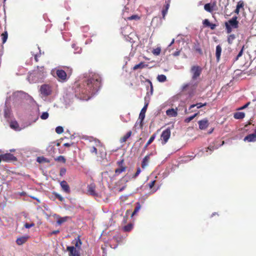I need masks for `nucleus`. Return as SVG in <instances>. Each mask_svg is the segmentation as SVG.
Wrapping results in <instances>:
<instances>
[{
    "mask_svg": "<svg viewBox=\"0 0 256 256\" xmlns=\"http://www.w3.org/2000/svg\"><path fill=\"white\" fill-rule=\"evenodd\" d=\"M101 85V78L98 75L92 76L87 80L86 86L82 90L83 94L94 95Z\"/></svg>",
    "mask_w": 256,
    "mask_h": 256,
    "instance_id": "f257e3e1",
    "label": "nucleus"
},
{
    "mask_svg": "<svg viewBox=\"0 0 256 256\" xmlns=\"http://www.w3.org/2000/svg\"><path fill=\"white\" fill-rule=\"evenodd\" d=\"M44 76V68L38 66L30 74L28 79L30 82H36L42 80Z\"/></svg>",
    "mask_w": 256,
    "mask_h": 256,
    "instance_id": "f03ea898",
    "label": "nucleus"
},
{
    "mask_svg": "<svg viewBox=\"0 0 256 256\" xmlns=\"http://www.w3.org/2000/svg\"><path fill=\"white\" fill-rule=\"evenodd\" d=\"M40 92L42 96H47L51 94L52 89L49 85L44 84L41 86Z\"/></svg>",
    "mask_w": 256,
    "mask_h": 256,
    "instance_id": "7ed1b4c3",
    "label": "nucleus"
},
{
    "mask_svg": "<svg viewBox=\"0 0 256 256\" xmlns=\"http://www.w3.org/2000/svg\"><path fill=\"white\" fill-rule=\"evenodd\" d=\"M190 72L192 74V79L194 80L200 76L202 72V69L198 66H192L191 68Z\"/></svg>",
    "mask_w": 256,
    "mask_h": 256,
    "instance_id": "20e7f679",
    "label": "nucleus"
},
{
    "mask_svg": "<svg viewBox=\"0 0 256 256\" xmlns=\"http://www.w3.org/2000/svg\"><path fill=\"white\" fill-rule=\"evenodd\" d=\"M66 250L69 252V256H80V250L74 246H67Z\"/></svg>",
    "mask_w": 256,
    "mask_h": 256,
    "instance_id": "39448f33",
    "label": "nucleus"
},
{
    "mask_svg": "<svg viewBox=\"0 0 256 256\" xmlns=\"http://www.w3.org/2000/svg\"><path fill=\"white\" fill-rule=\"evenodd\" d=\"M170 128H167L162 132L161 134V138L164 141V144H165L168 142L170 138Z\"/></svg>",
    "mask_w": 256,
    "mask_h": 256,
    "instance_id": "423d86ee",
    "label": "nucleus"
},
{
    "mask_svg": "<svg viewBox=\"0 0 256 256\" xmlns=\"http://www.w3.org/2000/svg\"><path fill=\"white\" fill-rule=\"evenodd\" d=\"M237 18L238 17L236 16H234L225 23L227 24L229 26L233 28H236L238 26V22L237 20Z\"/></svg>",
    "mask_w": 256,
    "mask_h": 256,
    "instance_id": "0eeeda50",
    "label": "nucleus"
},
{
    "mask_svg": "<svg viewBox=\"0 0 256 256\" xmlns=\"http://www.w3.org/2000/svg\"><path fill=\"white\" fill-rule=\"evenodd\" d=\"M26 96V93L22 91H18L14 92L12 96L14 98V100L16 102L25 98Z\"/></svg>",
    "mask_w": 256,
    "mask_h": 256,
    "instance_id": "6e6552de",
    "label": "nucleus"
},
{
    "mask_svg": "<svg viewBox=\"0 0 256 256\" xmlns=\"http://www.w3.org/2000/svg\"><path fill=\"white\" fill-rule=\"evenodd\" d=\"M200 129L203 130L208 126V121L207 119H203L198 122Z\"/></svg>",
    "mask_w": 256,
    "mask_h": 256,
    "instance_id": "1a4fd4ad",
    "label": "nucleus"
},
{
    "mask_svg": "<svg viewBox=\"0 0 256 256\" xmlns=\"http://www.w3.org/2000/svg\"><path fill=\"white\" fill-rule=\"evenodd\" d=\"M72 244L74 245L73 246L74 247L76 248V249L80 250L81 249V246L82 244V242L80 238V237L78 236L76 238H74L72 242Z\"/></svg>",
    "mask_w": 256,
    "mask_h": 256,
    "instance_id": "9d476101",
    "label": "nucleus"
},
{
    "mask_svg": "<svg viewBox=\"0 0 256 256\" xmlns=\"http://www.w3.org/2000/svg\"><path fill=\"white\" fill-rule=\"evenodd\" d=\"M215 7H216V2H214L212 4H206L204 6V8L206 11L212 12L213 10H215Z\"/></svg>",
    "mask_w": 256,
    "mask_h": 256,
    "instance_id": "9b49d317",
    "label": "nucleus"
},
{
    "mask_svg": "<svg viewBox=\"0 0 256 256\" xmlns=\"http://www.w3.org/2000/svg\"><path fill=\"white\" fill-rule=\"evenodd\" d=\"M56 76L62 80H66V72L62 70H56Z\"/></svg>",
    "mask_w": 256,
    "mask_h": 256,
    "instance_id": "f8f14e48",
    "label": "nucleus"
},
{
    "mask_svg": "<svg viewBox=\"0 0 256 256\" xmlns=\"http://www.w3.org/2000/svg\"><path fill=\"white\" fill-rule=\"evenodd\" d=\"M2 160L8 162L12 160H16V158L13 156V154L8 153L4 154L2 155Z\"/></svg>",
    "mask_w": 256,
    "mask_h": 256,
    "instance_id": "ddd939ff",
    "label": "nucleus"
},
{
    "mask_svg": "<svg viewBox=\"0 0 256 256\" xmlns=\"http://www.w3.org/2000/svg\"><path fill=\"white\" fill-rule=\"evenodd\" d=\"M96 186L94 184H90L88 186V192L92 196H96V194L95 192Z\"/></svg>",
    "mask_w": 256,
    "mask_h": 256,
    "instance_id": "4468645a",
    "label": "nucleus"
},
{
    "mask_svg": "<svg viewBox=\"0 0 256 256\" xmlns=\"http://www.w3.org/2000/svg\"><path fill=\"white\" fill-rule=\"evenodd\" d=\"M244 141L254 142L256 141V134H250L244 138Z\"/></svg>",
    "mask_w": 256,
    "mask_h": 256,
    "instance_id": "2eb2a0df",
    "label": "nucleus"
},
{
    "mask_svg": "<svg viewBox=\"0 0 256 256\" xmlns=\"http://www.w3.org/2000/svg\"><path fill=\"white\" fill-rule=\"evenodd\" d=\"M60 186L64 191L65 192H68V193L70 192V187L66 181H65V180L62 181L60 182Z\"/></svg>",
    "mask_w": 256,
    "mask_h": 256,
    "instance_id": "dca6fc26",
    "label": "nucleus"
},
{
    "mask_svg": "<svg viewBox=\"0 0 256 256\" xmlns=\"http://www.w3.org/2000/svg\"><path fill=\"white\" fill-rule=\"evenodd\" d=\"M28 237V236H23L16 239V242L18 245H22L26 242Z\"/></svg>",
    "mask_w": 256,
    "mask_h": 256,
    "instance_id": "f3484780",
    "label": "nucleus"
},
{
    "mask_svg": "<svg viewBox=\"0 0 256 256\" xmlns=\"http://www.w3.org/2000/svg\"><path fill=\"white\" fill-rule=\"evenodd\" d=\"M221 52H222V48L220 46V45H218L216 46V60L218 62L220 60Z\"/></svg>",
    "mask_w": 256,
    "mask_h": 256,
    "instance_id": "a211bd4d",
    "label": "nucleus"
},
{
    "mask_svg": "<svg viewBox=\"0 0 256 256\" xmlns=\"http://www.w3.org/2000/svg\"><path fill=\"white\" fill-rule=\"evenodd\" d=\"M168 116H177V112L174 108L168 109L166 111Z\"/></svg>",
    "mask_w": 256,
    "mask_h": 256,
    "instance_id": "6ab92c4d",
    "label": "nucleus"
},
{
    "mask_svg": "<svg viewBox=\"0 0 256 256\" xmlns=\"http://www.w3.org/2000/svg\"><path fill=\"white\" fill-rule=\"evenodd\" d=\"M245 114L243 112H236L234 114V117L236 119H242L244 118Z\"/></svg>",
    "mask_w": 256,
    "mask_h": 256,
    "instance_id": "aec40b11",
    "label": "nucleus"
},
{
    "mask_svg": "<svg viewBox=\"0 0 256 256\" xmlns=\"http://www.w3.org/2000/svg\"><path fill=\"white\" fill-rule=\"evenodd\" d=\"M124 19L126 20H138L140 19V17L137 14H134V15H132V16L124 18Z\"/></svg>",
    "mask_w": 256,
    "mask_h": 256,
    "instance_id": "412c9836",
    "label": "nucleus"
},
{
    "mask_svg": "<svg viewBox=\"0 0 256 256\" xmlns=\"http://www.w3.org/2000/svg\"><path fill=\"white\" fill-rule=\"evenodd\" d=\"M69 218H70V217H68V216H64V217H62V218H60L57 220V224L58 225H60L62 224H63L64 222H66Z\"/></svg>",
    "mask_w": 256,
    "mask_h": 256,
    "instance_id": "4be33fe9",
    "label": "nucleus"
},
{
    "mask_svg": "<svg viewBox=\"0 0 256 256\" xmlns=\"http://www.w3.org/2000/svg\"><path fill=\"white\" fill-rule=\"evenodd\" d=\"M145 118V114L140 112L138 117V120H140V128H142L143 126V120Z\"/></svg>",
    "mask_w": 256,
    "mask_h": 256,
    "instance_id": "5701e85b",
    "label": "nucleus"
},
{
    "mask_svg": "<svg viewBox=\"0 0 256 256\" xmlns=\"http://www.w3.org/2000/svg\"><path fill=\"white\" fill-rule=\"evenodd\" d=\"M148 65L145 64L144 62H140V64H136L134 66L133 69L136 70L138 68H143L146 66Z\"/></svg>",
    "mask_w": 256,
    "mask_h": 256,
    "instance_id": "b1692460",
    "label": "nucleus"
},
{
    "mask_svg": "<svg viewBox=\"0 0 256 256\" xmlns=\"http://www.w3.org/2000/svg\"><path fill=\"white\" fill-rule=\"evenodd\" d=\"M10 126L12 128L16 130H18V124L17 122H12L10 124Z\"/></svg>",
    "mask_w": 256,
    "mask_h": 256,
    "instance_id": "393cba45",
    "label": "nucleus"
},
{
    "mask_svg": "<svg viewBox=\"0 0 256 256\" xmlns=\"http://www.w3.org/2000/svg\"><path fill=\"white\" fill-rule=\"evenodd\" d=\"M132 132L130 131L128 132L122 138L120 142H125L130 136Z\"/></svg>",
    "mask_w": 256,
    "mask_h": 256,
    "instance_id": "a878e982",
    "label": "nucleus"
},
{
    "mask_svg": "<svg viewBox=\"0 0 256 256\" xmlns=\"http://www.w3.org/2000/svg\"><path fill=\"white\" fill-rule=\"evenodd\" d=\"M157 80L160 82H164L166 80V77L164 74L158 75L157 77Z\"/></svg>",
    "mask_w": 256,
    "mask_h": 256,
    "instance_id": "bb28decb",
    "label": "nucleus"
},
{
    "mask_svg": "<svg viewBox=\"0 0 256 256\" xmlns=\"http://www.w3.org/2000/svg\"><path fill=\"white\" fill-rule=\"evenodd\" d=\"M8 37V34L7 32H4V33L2 34V44H4Z\"/></svg>",
    "mask_w": 256,
    "mask_h": 256,
    "instance_id": "cd10ccee",
    "label": "nucleus"
},
{
    "mask_svg": "<svg viewBox=\"0 0 256 256\" xmlns=\"http://www.w3.org/2000/svg\"><path fill=\"white\" fill-rule=\"evenodd\" d=\"M236 38L234 34H232L230 35L228 38V42L229 44H232L233 40Z\"/></svg>",
    "mask_w": 256,
    "mask_h": 256,
    "instance_id": "c85d7f7f",
    "label": "nucleus"
},
{
    "mask_svg": "<svg viewBox=\"0 0 256 256\" xmlns=\"http://www.w3.org/2000/svg\"><path fill=\"white\" fill-rule=\"evenodd\" d=\"M141 206L139 202L136 203V206L132 214V216H134L135 214H136L139 210L140 209Z\"/></svg>",
    "mask_w": 256,
    "mask_h": 256,
    "instance_id": "c756f323",
    "label": "nucleus"
},
{
    "mask_svg": "<svg viewBox=\"0 0 256 256\" xmlns=\"http://www.w3.org/2000/svg\"><path fill=\"white\" fill-rule=\"evenodd\" d=\"M154 138H155V135L153 134L152 136H151V137L150 138L149 140L146 142V144L144 146V148H146L148 146L150 145L154 141Z\"/></svg>",
    "mask_w": 256,
    "mask_h": 256,
    "instance_id": "7c9ffc66",
    "label": "nucleus"
},
{
    "mask_svg": "<svg viewBox=\"0 0 256 256\" xmlns=\"http://www.w3.org/2000/svg\"><path fill=\"white\" fill-rule=\"evenodd\" d=\"M198 114V113H196L195 114H194V115L190 116V117H188L187 118H186L184 120V122H190Z\"/></svg>",
    "mask_w": 256,
    "mask_h": 256,
    "instance_id": "2f4dec72",
    "label": "nucleus"
},
{
    "mask_svg": "<svg viewBox=\"0 0 256 256\" xmlns=\"http://www.w3.org/2000/svg\"><path fill=\"white\" fill-rule=\"evenodd\" d=\"M133 226L132 224H129L124 228V230L126 232H129L132 228Z\"/></svg>",
    "mask_w": 256,
    "mask_h": 256,
    "instance_id": "473e14b6",
    "label": "nucleus"
},
{
    "mask_svg": "<svg viewBox=\"0 0 256 256\" xmlns=\"http://www.w3.org/2000/svg\"><path fill=\"white\" fill-rule=\"evenodd\" d=\"M148 158H149L148 156H146L143 159L142 162V167L143 168H144V166H146L148 164Z\"/></svg>",
    "mask_w": 256,
    "mask_h": 256,
    "instance_id": "72a5a7b5",
    "label": "nucleus"
},
{
    "mask_svg": "<svg viewBox=\"0 0 256 256\" xmlns=\"http://www.w3.org/2000/svg\"><path fill=\"white\" fill-rule=\"evenodd\" d=\"M161 49L160 48H157L153 50L152 52L155 56H158L160 54Z\"/></svg>",
    "mask_w": 256,
    "mask_h": 256,
    "instance_id": "f704fd0d",
    "label": "nucleus"
},
{
    "mask_svg": "<svg viewBox=\"0 0 256 256\" xmlns=\"http://www.w3.org/2000/svg\"><path fill=\"white\" fill-rule=\"evenodd\" d=\"M125 170H126V167H121L119 168L116 169L115 170V173L116 174H118L122 173V172L125 171Z\"/></svg>",
    "mask_w": 256,
    "mask_h": 256,
    "instance_id": "c9c22d12",
    "label": "nucleus"
},
{
    "mask_svg": "<svg viewBox=\"0 0 256 256\" xmlns=\"http://www.w3.org/2000/svg\"><path fill=\"white\" fill-rule=\"evenodd\" d=\"M244 46H242V49L240 50V52H238V54L237 55V56H236V58H235L234 59V61H236L238 60V58L242 56V55L243 54V52H244Z\"/></svg>",
    "mask_w": 256,
    "mask_h": 256,
    "instance_id": "e433bc0d",
    "label": "nucleus"
},
{
    "mask_svg": "<svg viewBox=\"0 0 256 256\" xmlns=\"http://www.w3.org/2000/svg\"><path fill=\"white\" fill-rule=\"evenodd\" d=\"M75 46H76V44H72V48H74V53L75 54H80L82 52V48H79V47H76L75 48Z\"/></svg>",
    "mask_w": 256,
    "mask_h": 256,
    "instance_id": "4c0bfd02",
    "label": "nucleus"
},
{
    "mask_svg": "<svg viewBox=\"0 0 256 256\" xmlns=\"http://www.w3.org/2000/svg\"><path fill=\"white\" fill-rule=\"evenodd\" d=\"M56 132L58 134H60L64 132V128L62 126H58L56 128Z\"/></svg>",
    "mask_w": 256,
    "mask_h": 256,
    "instance_id": "58836bf2",
    "label": "nucleus"
},
{
    "mask_svg": "<svg viewBox=\"0 0 256 256\" xmlns=\"http://www.w3.org/2000/svg\"><path fill=\"white\" fill-rule=\"evenodd\" d=\"M49 116V114L48 112H44L42 113V115L40 116V118L42 120H46Z\"/></svg>",
    "mask_w": 256,
    "mask_h": 256,
    "instance_id": "ea45409f",
    "label": "nucleus"
},
{
    "mask_svg": "<svg viewBox=\"0 0 256 256\" xmlns=\"http://www.w3.org/2000/svg\"><path fill=\"white\" fill-rule=\"evenodd\" d=\"M218 146H210L208 148H206V151L208 152V150H210L211 152H212L214 150L217 149Z\"/></svg>",
    "mask_w": 256,
    "mask_h": 256,
    "instance_id": "a19ab883",
    "label": "nucleus"
},
{
    "mask_svg": "<svg viewBox=\"0 0 256 256\" xmlns=\"http://www.w3.org/2000/svg\"><path fill=\"white\" fill-rule=\"evenodd\" d=\"M244 6V3L242 0H240L238 2L237 5H236V7L239 9H240L241 8H243Z\"/></svg>",
    "mask_w": 256,
    "mask_h": 256,
    "instance_id": "79ce46f5",
    "label": "nucleus"
},
{
    "mask_svg": "<svg viewBox=\"0 0 256 256\" xmlns=\"http://www.w3.org/2000/svg\"><path fill=\"white\" fill-rule=\"evenodd\" d=\"M225 26H226L227 33L228 34L232 32V28H233L229 26L227 24H226V23H225Z\"/></svg>",
    "mask_w": 256,
    "mask_h": 256,
    "instance_id": "37998d69",
    "label": "nucleus"
},
{
    "mask_svg": "<svg viewBox=\"0 0 256 256\" xmlns=\"http://www.w3.org/2000/svg\"><path fill=\"white\" fill-rule=\"evenodd\" d=\"M250 102H247L246 104H245L244 106H242V107H240L239 108H238V110H244L246 108H248V106L250 104Z\"/></svg>",
    "mask_w": 256,
    "mask_h": 256,
    "instance_id": "c03bdc74",
    "label": "nucleus"
},
{
    "mask_svg": "<svg viewBox=\"0 0 256 256\" xmlns=\"http://www.w3.org/2000/svg\"><path fill=\"white\" fill-rule=\"evenodd\" d=\"M148 106V103L145 104L144 106L142 108V110H141L140 112L143 113V114H145L146 112V109H147Z\"/></svg>",
    "mask_w": 256,
    "mask_h": 256,
    "instance_id": "a18cd8bd",
    "label": "nucleus"
},
{
    "mask_svg": "<svg viewBox=\"0 0 256 256\" xmlns=\"http://www.w3.org/2000/svg\"><path fill=\"white\" fill-rule=\"evenodd\" d=\"M66 169L65 168H62L60 170V176H63L66 174Z\"/></svg>",
    "mask_w": 256,
    "mask_h": 256,
    "instance_id": "49530a36",
    "label": "nucleus"
},
{
    "mask_svg": "<svg viewBox=\"0 0 256 256\" xmlns=\"http://www.w3.org/2000/svg\"><path fill=\"white\" fill-rule=\"evenodd\" d=\"M206 105V103H204V104H202V103H198L196 104V108H200L204 106H205Z\"/></svg>",
    "mask_w": 256,
    "mask_h": 256,
    "instance_id": "de8ad7c7",
    "label": "nucleus"
},
{
    "mask_svg": "<svg viewBox=\"0 0 256 256\" xmlns=\"http://www.w3.org/2000/svg\"><path fill=\"white\" fill-rule=\"evenodd\" d=\"M203 24L206 26H210V22L208 19H205L203 21Z\"/></svg>",
    "mask_w": 256,
    "mask_h": 256,
    "instance_id": "09e8293b",
    "label": "nucleus"
},
{
    "mask_svg": "<svg viewBox=\"0 0 256 256\" xmlns=\"http://www.w3.org/2000/svg\"><path fill=\"white\" fill-rule=\"evenodd\" d=\"M34 226V224L33 223H31V224L26 223L24 224V227L26 228H29L32 226Z\"/></svg>",
    "mask_w": 256,
    "mask_h": 256,
    "instance_id": "8fccbe9b",
    "label": "nucleus"
},
{
    "mask_svg": "<svg viewBox=\"0 0 256 256\" xmlns=\"http://www.w3.org/2000/svg\"><path fill=\"white\" fill-rule=\"evenodd\" d=\"M55 196L60 201H62L64 200L63 197L60 194H56Z\"/></svg>",
    "mask_w": 256,
    "mask_h": 256,
    "instance_id": "3c124183",
    "label": "nucleus"
},
{
    "mask_svg": "<svg viewBox=\"0 0 256 256\" xmlns=\"http://www.w3.org/2000/svg\"><path fill=\"white\" fill-rule=\"evenodd\" d=\"M90 152H92V153H94L96 154H97V149L94 146H93L92 148V149L90 150Z\"/></svg>",
    "mask_w": 256,
    "mask_h": 256,
    "instance_id": "603ef678",
    "label": "nucleus"
},
{
    "mask_svg": "<svg viewBox=\"0 0 256 256\" xmlns=\"http://www.w3.org/2000/svg\"><path fill=\"white\" fill-rule=\"evenodd\" d=\"M58 160L62 161L63 162H66V159L64 158L63 156H59L58 157Z\"/></svg>",
    "mask_w": 256,
    "mask_h": 256,
    "instance_id": "864d4df0",
    "label": "nucleus"
},
{
    "mask_svg": "<svg viewBox=\"0 0 256 256\" xmlns=\"http://www.w3.org/2000/svg\"><path fill=\"white\" fill-rule=\"evenodd\" d=\"M167 12H168V10H165V9H164L162 10V14L163 18H164V17H165L166 15L167 14Z\"/></svg>",
    "mask_w": 256,
    "mask_h": 256,
    "instance_id": "5fc2aeb1",
    "label": "nucleus"
},
{
    "mask_svg": "<svg viewBox=\"0 0 256 256\" xmlns=\"http://www.w3.org/2000/svg\"><path fill=\"white\" fill-rule=\"evenodd\" d=\"M140 168H138L137 170V171H136V173L134 175V178L136 177L140 174Z\"/></svg>",
    "mask_w": 256,
    "mask_h": 256,
    "instance_id": "6e6d98bb",
    "label": "nucleus"
},
{
    "mask_svg": "<svg viewBox=\"0 0 256 256\" xmlns=\"http://www.w3.org/2000/svg\"><path fill=\"white\" fill-rule=\"evenodd\" d=\"M155 182H156L155 180H153V181L151 182L149 184V187H150V188H152L154 186V184H155Z\"/></svg>",
    "mask_w": 256,
    "mask_h": 256,
    "instance_id": "4d7b16f0",
    "label": "nucleus"
},
{
    "mask_svg": "<svg viewBox=\"0 0 256 256\" xmlns=\"http://www.w3.org/2000/svg\"><path fill=\"white\" fill-rule=\"evenodd\" d=\"M180 50H177V51H176L174 54H173V55L175 56H178L180 55Z\"/></svg>",
    "mask_w": 256,
    "mask_h": 256,
    "instance_id": "13d9d810",
    "label": "nucleus"
},
{
    "mask_svg": "<svg viewBox=\"0 0 256 256\" xmlns=\"http://www.w3.org/2000/svg\"><path fill=\"white\" fill-rule=\"evenodd\" d=\"M209 27H210L212 30H214L216 28V24L210 23V26H209Z\"/></svg>",
    "mask_w": 256,
    "mask_h": 256,
    "instance_id": "bf43d9fd",
    "label": "nucleus"
},
{
    "mask_svg": "<svg viewBox=\"0 0 256 256\" xmlns=\"http://www.w3.org/2000/svg\"><path fill=\"white\" fill-rule=\"evenodd\" d=\"M240 10L239 8H238L237 7L236 8V9L235 10H234V12L236 14H238L240 12Z\"/></svg>",
    "mask_w": 256,
    "mask_h": 256,
    "instance_id": "052dcab7",
    "label": "nucleus"
},
{
    "mask_svg": "<svg viewBox=\"0 0 256 256\" xmlns=\"http://www.w3.org/2000/svg\"><path fill=\"white\" fill-rule=\"evenodd\" d=\"M150 92H151V94H152V91H153V87H152V83L150 82Z\"/></svg>",
    "mask_w": 256,
    "mask_h": 256,
    "instance_id": "680f3d73",
    "label": "nucleus"
},
{
    "mask_svg": "<svg viewBox=\"0 0 256 256\" xmlns=\"http://www.w3.org/2000/svg\"><path fill=\"white\" fill-rule=\"evenodd\" d=\"M64 146L66 147H68L70 146V144L69 143H65V144H64Z\"/></svg>",
    "mask_w": 256,
    "mask_h": 256,
    "instance_id": "e2e57ef3",
    "label": "nucleus"
},
{
    "mask_svg": "<svg viewBox=\"0 0 256 256\" xmlns=\"http://www.w3.org/2000/svg\"><path fill=\"white\" fill-rule=\"evenodd\" d=\"M174 42V39L173 38L171 42L170 43V44H169L168 46H170Z\"/></svg>",
    "mask_w": 256,
    "mask_h": 256,
    "instance_id": "0e129e2a",
    "label": "nucleus"
},
{
    "mask_svg": "<svg viewBox=\"0 0 256 256\" xmlns=\"http://www.w3.org/2000/svg\"><path fill=\"white\" fill-rule=\"evenodd\" d=\"M188 86V84H184V86H182V89L183 90H184L185 88H186Z\"/></svg>",
    "mask_w": 256,
    "mask_h": 256,
    "instance_id": "69168bd1",
    "label": "nucleus"
},
{
    "mask_svg": "<svg viewBox=\"0 0 256 256\" xmlns=\"http://www.w3.org/2000/svg\"><path fill=\"white\" fill-rule=\"evenodd\" d=\"M169 6H170V4L168 3L166 6V8H165V10H168V8H169Z\"/></svg>",
    "mask_w": 256,
    "mask_h": 256,
    "instance_id": "338daca9",
    "label": "nucleus"
},
{
    "mask_svg": "<svg viewBox=\"0 0 256 256\" xmlns=\"http://www.w3.org/2000/svg\"><path fill=\"white\" fill-rule=\"evenodd\" d=\"M196 106V104H192L190 106V108H189V110H190L194 108Z\"/></svg>",
    "mask_w": 256,
    "mask_h": 256,
    "instance_id": "774afa93",
    "label": "nucleus"
}]
</instances>
